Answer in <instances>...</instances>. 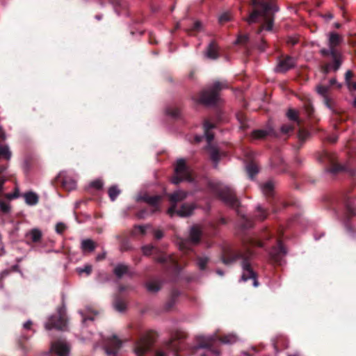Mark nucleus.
Here are the masks:
<instances>
[{"instance_id": "f257e3e1", "label": "nucleus", "mask_w": 356, "mask_h": 356, "mask_svg": "<svg viewBox=\"0 0 356 356\" xmlns=\"http://www.w3.org/2000/svg\"><path fill=\"white\" fill-rule=\"evenodd\" d=\"M252 252L250 249H248L245 252L234 253L232 254V255L228 257H223L222 262L225 265H229L237 259H241L242 275L241 280L243 282H247L249 280H252L253 286L257 287L259 286L257 274L253 270L250 264V259L252 257Z\"/></svg>"}, {"instance_id": "f03ea898", "label": "nucleus", "mask_w": 356, "mask_h": 356, "mask_svg": "<svg viewBox=\"0 0 356 356\" xmlns=\"http://www.w3.org/2000/svg\"><path fill=\"white\" fill-rule=\"evenodd\" d=\"M81 340L83 342L90 341L95 346L101 343L106 356H117L122 346L121 341L115 334L105 337L101 333H92L91 337H83Z\"/></svg>"}, {"instance_id": "7ed1b4c3", "label": "nucleus", "mask_w": 356, "mask_h": 356, "mask_svg": "<svg viewBox=\"0 0 356 356\" xmlns=\"http://www.w3.org/2000/svg\"><path fill=\"white\" fill-rule=\"evenodd\" d=\"M254 11L250 14V20H254L258 16H261V19L265 20V22H272L274 19L271 18V15L277 10V7L271 1L266 0H252Z\"/></svg>"}, {"instance_id": "20e7f679", "label": "nucleus", "mask_w": 356, "mask_h": 356, "mask_svg": "<svg viewBox=\"0 0 356 356\" xmlns=\"http://www.w3.org/2000/svg\"><path fill=\"white\" fill-rule=\"evenodd\" d=\"M227 88L225 82L216 81L211 88L202 91L200 102L206 105H213L218 101V91Z\"/></svg>"}, {"instance_id": "39448f33", "label": "nucleus", "mask_w": 356, "mask_h": 356, "mask_svg": "<svg viewBox=\"0 0 356 356\" xmlns=\"http://www.w3.org/2000/svg\"><path fill=\"white\" fill-rule=\"evenodd\" d=\"M67 325L66 309L63 307L58 309L57 313L49 318L47 322L44 324V327L47 330L51 329L64 330L66 329Z\"/></svg>"}, {"instance_id": "423d86ee", "label": "nucleus", "mask_w": 356, "mask_h": 356, "mask_svg": "<svg viewBox=\"0 0 356 356\" xmlns=\"http://www.w3.org/2000/svg\"><path fill=\"white\" fill-rule=\"evenodd\" d=\"M183 181L192 182L193 178L191 171L186 165L185 160L183 159H179L177 161L176 163L175 168V175L172 179V182L175 184H178Z\"/></svg>"}, {"instance_id": "0eeeda50", "label": "nucleus", "mask_w": 356, "mask_h": 356, "mask_svg": "<svg viewBox=\"0 0 356 356\" xmlns=\"http://www.w3.org/2000/svg\"><path fill=\"white\" fill-rule=\"evenodd\" d=\"M218 193L222 201L227 205L232 207H237L239 204L232 188L220 184L218 187Z\"/></svg>"}, {"instance_id": "6e6552de", "label": "nucleus", "mask_w": 356, "mask_h": 356, "mask_svg": "<svg viewBox=\"0 0 356 356\" xmlns=\"http://www.w3.org/2000/svg\"><path fill=\"white\" fill-rule=\"evenodd\" d=\"M320 161L325 163L326 165H329L330 167L327 171L332 174H336L341 171L346 170L345 165L337 164L333 158V156L327 152H325L321 158L319 159Z\"/></svg>"}, {"instance_id": "1a4fd4ad", "label": "nucleus", "mask_w": 356, "mask_h": 356, "mask_svg": "<svg viewBox=\"0 0 356 356\" xmlns=\"http://www.w3.org/2000/svg\"><path fill=\"white\" fill-rule=\"evenodd\" d=\"M153 341L149 337H145L138 340L134 346V353L136 356H145L152 348Z\"/></svg>"}, {"instance_id": "9d476101", "label": "nucleus", "mask_w": 356, "mask_h": 356, "mask_svg": "<svg viewBox=\"0 0 356 356\" xmlns=\"http://www.w3.org/2000/svg\"><path fill=\"white\" fill-rule=\"evenodd\" d=\"M188 195V193L187 192H185L181 190L176 191L172 194H170L169 197L170 201L172 203V205L168 210V215L172 217L175 215L177 203L184 200Z\"/></svg>"}, {"instance_id": "9b49d317", "label": "nucleus", "mask_w": 356, "mask_h": 356, "mask_svg": "<svg viewBox=\"0 0 356 356\" xmlns=\"http://www.w3.org/2000/svg\"><path fill=\"white\" fill-rule=\"evenodd\" d=\"M51 351L55 353L58 356H68L70 347L65 340L60 339L51 343Z\"/></svg>"}, {"instance_id": "f8f14e48", "label": "nucleus", "mask_w": 356, "mask_h": 356, "mask_svg": "<svg viewBox=\"0 0 356 356\" xmlns=\"http://www.w3.org/2000/svg\"><path fill=\"white\" fill-rule=\"evenodd\" d=\"M6 170V166H0V197L3 195L4 191V184L6 181V177L4 174ZM0 209L4 213L10 211V207L8 203L0 200Z\"/></svg>"}, {"instance_id": "ddd939ff", "label": "nucleus", "mask_w": 356, "mask_h": 356, "mask_svg": "<svg viewBox=\"0 0 356 356\" xmlns=\"http://www.w3.org/2000/svg\"><path fill=\"white\" fill-rule=\"evenodd\" d=\"M58 179L67 191H72L76 187V180L67 175L65 172H61L58 176Z\"/></svg>"}, {"instance_id": "4468645a", "label": "nucleus", "mask_w": 356, "mask_h": 356, "mask_svg": "<svg viewBox=\"0 0 356 356\" xmlns=\"http://www.w3.org/2000/svg\"><path fill=\"white\" fill-rule=\"evenodd\" d=\"M286 254V250L281 242L277 247H274L270 252V257L276 262L281 264L282 258Z\"/></svg>"}, {"instance_id": "2eb2a0df", "label": "nucleus", "mask_w": 356, "mask_h": 356, "mask_svg": "<svg viewBox=\"0 0 356 356\" xmlns=\"http://www.w3.org/2000/svg\"><path fill=\"white\" fill-rule=\"evenodd\" d=\"M161 199V196L160 195L149 196L148 195H144L138 197V200H143L152 207V213L159 210V204Z\"/></svg>"}, {"instance_id": "dca6fc26", "label": "nucleus", "mask_w": 356, "mask_h": 356, "mask_svg": "<svg viewBox=\"0 0 356 356\" xmlns=\"http://www.w3.org/2000/svg\"><path fill=\"white\" fill-rule=\"evenodd\" d=\"M332 58L333 60V64H327L324 67V73L327 74L331 70L334 72L337 71L341 65V56L339 52L332 53Z\"/></svg>"}, {"instance_id": "f3484780", "label": "nucleus", "mask_w": 356, "mask_h": 356, "mask_svg": "<svg viewBox=\"0 0 356 356\" xmlns=\"http://www.w3.org/2000/svg\"><path fill=\"white\" fill-rule=\"evenodd\" d=\"M295 65V60L291 57H286L285 58L279 61L275 71L277 72L284 73Z\"/></svg>"}, {"instance_id": "a211bd4d", "label": "nucleus", "mask_w": 356, "mask_h": 356, "mask_svg": "<svg viewBox=\"0 0 356 356\" xmlns=\"http://www.w3.org/2000/svg\"><path fill=\"white\" fill-rule=\"evenodd\" d=\"M195 207L193 204H183L179 209L175 208V214L180 217H187L192 214Z\"/></svg>"}, {"instance_id": "6ab92c4d", "label": "nucleus", "mask_w": 356, "mask_h": 356, "mask_svg": "<svg viewBox=\"0 0 356 356\" xmlns=\"http://www.w3.org/2000/svg\"><path fill=\"white\" fill-rule=\"evenodd\" d=\"M204 55L207 58L216 59L218 57V48L214 42L209 43Z\"/></svg>"}, {"instance_id": "aec40b11", "label": "nucleus", "mask_w": 356, "mask_h": 356, "mask_svg": "<svg viewBox=\"0 0 356 356\" xmlns=\"http://www.w3.org/2000/svg\"><path fill=\"white\" fill-rule=\"evenodd\" d=\"M0 139L4 140L6 139L5 133L2 129H0ZM11 157V152L8 146H0V159H5L9 160Z\"/></svg>"}, {"instance_id": "412c9836", "label": "nucleus", "mask_w": 356, "mask_h": 356, "mask_svg": "<svg viewBox=\"0 0 356 356\" xmlns=\"http://www.w3.org/2000/svg\"><path fill=\"white\" fill-rule=\"evenodd\" d=\"M25 202L29 206H35L38 203L39 197L37 193L29 191L23 194Z\"/></svg>"}, {"instance_id": "4be33fe9", "label": "nucleus", "mask_w": 356, "mask_h": 356, "mask_svg": "<svg viewBox=\"0 0 356 356\" xmlns=\"http://www.w3.org/2000/svg\"><path fill=\"white\" fill-rule=\"evenodd\" d=\"M328 45L334 49L335 47L340 44L343 41V38L337 33L332 32L327 34Z\"/></svg>"}, {"instance_id": "5701e85b", "label": "nucleus", "mask_w": 356, "mask_h": 356, "mask_svg": "<svg viewBox=\"0 0 356 356\" xmlns=\"http://www.w3.org/2000/svg\"><path fill=\"white\" fill-rule=\"evenodd\" d=\"M190 240L193 243L199 242L202 236V229L199 225H193L190 229Z\"/></svg>"}, {"instance_id": "b1692460", "label": "nucleus", "mask_w": 356, "mask_h": 356, "mask_svg": "<svg viewBox=\"0 0 356 356\" xmlns=\"http://www.w3.org/2000/svg\"><path fill=\"white\" fill-rule=\"evenodd\" d=\"M207 148L209 150L211 159L213 161L215 167H216L220 159L218 149L213 146L211 143H208Z\"/></svg>"}, {"instance_id": "393cba45", "label": "nucleus", "mask_w": 356, "mask_h": 356, "mask_svg": "<svg viewBox=\"0 0 356 356\" xmlns=\"http://www.w3.org/2000/svg\"><path fill=\"white\" fill-rule=\"evenodd\" d=\"M26 238H30L34 242H38L42 237V232L39 229L33 228L26 234Z\"/></svg>"}, {"instance_id": "a878e982", "label": "nucleus", "mask_w": 356, "mask_h": 356, "mask_svg": "<svg viewBox=\"0 0 356 356\" xmlns=\"http://www.w3.org/2000/svg\"><path fill=\"white\" fill-rule=\"evenodd\" d=\"M273 132V129L271 127H268L265 129H258L253 131L252 136L257 139L264 138L266 136L271 134Z\"/></svg>"}, {"instance_id": "bb28decb", "label": "nucleus", "mask_w": 356, "mask_h": 356, "mask_svg": "<svg viewBox=\"0 0 356 356\" xmlns=\"http://www.w3.org/2000/svg\"><path fill=\"white\" fill-rule=\"evenodd\" d=\"M113 306L115 310L120 313L124 312L127 308L125 302L120 298H116L114 300Z\"/></svg>"}, {"instance_id": "cd10ccee", "label": "nucleus", "mask_w": 356, "mask_h": 356, "mask_svg": "<svg viewBox=\"0 0 356 356\" xmlns=\"http://www.w3.org/2000/svg\"><path fill=\"white\" fill-rule=\"evenodd\" d=\"M274 186V182L271 180H269L261 186V189L265 195H270L273 191Z\"/></svg>"}, {"instance_id": "c85d7f7f", "label": "nucleus", "mask_w": 356, "mask_h": 356, "mask_svg": "<svg viewBox=\"0 0 356 356\" xmlns=\"http://www.w3.org/2000/svg\"><path fill=\"white\" fill-rule=\"evenodd\" d=\"M114 274L118 277H122L124 275L129 273V267L124 264H118L114 268Z\"/></svg>"}, {"instance_id": "c756f323", "label": "nucleus", "mask_w": 356, "mask_h": 356, "mask_svg": "<svg viewBox=\"0 0 356 356\" xmlns=\"http://www.w3.org/2000/svg\"><path fill=\"white\" fill-rule=\"evenodd\" d=\"M213 128V125L208 121L204 124V136L207 138V143H211L213 139V135L210 133V130Z\"/></svg>"}, {"instance_id": "7c9ffc66", "label": "nucleus", "mask_w": 356, "mask_h": 356, "mask_svg": "<svg viewBox=\"0 0 356 356\" xmlns=\"http://www.w3.org/2000/svg\"><path fill=\"white\" fill-rule=\"evenodd\" d=\"M81 249L83 251L88 250L92 252L95 249V244L93 241L90 239H84L81 241Z\"/></svg>"}, {"instance_id": "2f4dec72", "label": "nucleus", "mask_w": 356, "mask_h": 356, "mask_svg": "<svg viewBox=\"0 0 356 356\" xmlns=\"http://www.w3.org/2000/svg\"><path fill=\"white\" fill-rule=\"evenodd\" d=\"M165 348L168 351L175 352L181 349V344L176 340L170 341L165 344Z\"/></svg>"}, {"instance_id": "473e14b6", "label": "nucleus", "mask_w": 356, "mask_h": 356, "mask_svg": "<svg viewBox=\"0 0 356 356\" xmlns=\"http://www.w3.org/2000/svg\"><path fill=\"white\" fill-rule=\"evenodd\" d=\"M147 289L149 292L156 293L161 289V284L157 281H150L146 284Z\"/></svg>"}, {"instance_id": "72a5a7b5", "label": "nucleus", "mask_w": 356, "mask_h": 356, "mask_svg": "<svg viewBox=\"0 0 356 356\" xmlns=\"http://www.w3.org/2000/svg\"><path fill=\"white\" fill-rule=\"evenodd\" d=\"M238 337L234 334H227L221 339V342L225 344H232L236 342Z\"/></svg>"}, {"instance_id": "f704fd0d", "label": "nucleus", "mask_w": 356, "mask_h": 356, "mask_svg": "<svg viewBox=\"0 0 356 356\" xmlns=\"http://www.w3.org/2000/svg\"><path fill=\"white\" fill-rule=\"evenodd\" d=\"M209 260V259L207 256L202 255L198 257L197 259V265L198 268L202 270H204Z\"/></svg>"}, {"instance_id": "c9c22d12", "label": "nucleus", "mask_w": 356, "mask_h": 356, "mask_svg": "<svg viewBox=\"0 0 356 356\" xmlns=\"http://www.w3.org/2000/svg\"><path fill=\"white\" fill-rule=\"evenodd\" d=\"M246 170L250 179H253L259 172L258 167L252 163L246 166Z\"/></svg>"}, {"instance_id": "e433bc0d", "label": "nucleus", "mask_w": 356, "mask_h": 356, "mask_svg": "<svg viewBox=\"0 0 356 356\" xmlns=\"http://www.w3.org/2000/svg\"><path fill=\"white\" fill-rule=\"evenodd\" d=\"M286 116L289 120L295 121L298 124H300V121L298 115V112L296 110L289 109L286 113Z\"/></svg>"}, {"instance_id": "4c0bfd02", "label": "nucleus", "mask_w": 356, "mask_h": 356, "mask_svg": "<svg viewBox=\"0 0 356 356\" xmlns=\"http://www.w3.org/2000/svg\"><path fill=\"white\" fill-rule=\"evenodd\" d=\"M120 193V191L116 186H113L108 189V195L112 201H114Z\"/></svg>"}, {"instance_id": "58836bf2", "label": "nucleus", "mask_w": 356, "mask_h": 356, "mask_svg": "<svg viewBox=\"0 0 356 356\" xmlns=\"http://www.w3.org/2000/svg\"><path fill=\"white\" fill-rule=\"evenodd\" d=\"M88 315L86 314L84 311L80 310L79 311V314L81 316V321L83 323H86L88 321H93L94 318L91 316V311L87 310Z\"/></svg>"}, {"instance_id": "ea45409f", "label": "nucleus", "mask_w": 356, "mask_h": 356, "mask_svg": "<svg viewBox=\"0 0 356 356\" xmlns=\"http://www.w3.org/2000/svg\"><path fill=\"white\" fill-rule=\"evenodd\" d=\"M330 86H316V91L318 95H320L322 98H324V97H327V92L329 90Z\"/></svg>"}, {"instance_id": "a19ab883", "label": "nucleus", "mask_w": 356, "mask_h": 356, "mask_svg": "<svg viewBox=\"0 0 356 356\" xmlns=\"http://www.w3.org/2000/svg\"><path fill=\"white\" fill-rule=\"evenodd\" d=\"M76 272L81 275L82 273H85L86 275H90L92 272V266L89 264H86L83 267H79L76 268Z\"/></svg>"}, {"instance_id": "79ce46f5", "label": "nucleus", "mask_w": 356, "mask_h": 356, "mask_svg": "<svg viewBox=\"0 0 356 356\" xmlns=\"http://www.w3.org/2000/svg\"><path fill=\"white\" fill-rule=\"evenodd\" d=\"M232 20H233V18L231 13H224L219 16V21L220 22H225Z\"/></svg>"}, {"instance_id": "37998d69", "label": "nucleus", "mask_w": 356, "mask_h": 356, "mask_svg": "<svg viewBox=\"0 0 356 356\" xmlns=\"http://www.w3.org/2000/svg\"><path fill=\"white\" fill-rule=\"evenodd\" d=\"M323 101L325 106L327 108H329L330 111H333V102L329 96L324 97V98H323Z\"/></svg>"}, {"instance_id": "c03bdc74", "label": "nucleus", "mask_w": 356, "mask_h": 356, "mask_svg": "<svg viewBox=\"0 0 356 356\" xmlns=\"http://www.w3.org/2000/svg\"><path fill=\"white\" fill-rule=\"evenodd\" d=\"M309 136V133L305 130L300 129L298 132V138L301 142H304Z\"/></svg>"}, {"instance_id": "a18cd8bd", "label": "nucleus", "mask_w": 356, "mask_h": 356, "mask_svg": "<svg viewBox=\"0 0 356 356\" xmlns=\"http://www.w3.org/2000/svg\"><path fill=\"white\" fill-rule=\"evenodd\" d=\"M90 186L99 190L102 188L103 182L100 179H96L90 184Z\"/></svg>"}, {"instance_id": "49530a36", "label": "nucleus", "mask_w": 356, "mask_h": 356, "mask_svg": "<svg viewBox=\"0 0 356 356\" xmlns=\"http://www.w3.org/2000/svg\"><path fill=\"white\" fill-rule=\"evenodd\" d=\"M249 40V35L248 34L241 35L238 37L236 43L237 44H245Z\"/></svg>"}, {"instance_id": "de8ad7c7", "label": "nucleus", "mask_w": 356, "mask_h": 356, "mask_svg": "<svg viewBox=\"0 0 356 356\" xmlns=\"http://www.w3.org/2000/svg\"><path fill=\"white\" fill-rule=\"evenodd\" d=\"M332 52H334V53H337L338 52L335 49L332 48V47H329V49H323L321 50V53L322 55L323 56H330L332 57Z\"/></svg>"}, {"instance_id": "09e8293b", "label": "nucleus", "mask_w": 356, "mask_h": 356, "mask_svg": "<svg viewBox=\"0 0 356 356\" xmlns=\"http://www.w3.org/2000/svg\"><path fill=\"white\" fill-rule=\"evenodd\" d=\"M293 129V126L291 124H283L280 128L281 132L284 134H288L289 132L291 131Z\"/></svg>"}, {"instance_id": "8fccbe9b", "label": "nucleus", "mask_w": 356, "mask_h": 356, "mask_svg": "<svg viewBox=\"0 0 356 356\" xmlns=\"http://www.w3.org/2000/svg\"><path fill=\"white\" fill-rule=\"evenodd\" d=\"M66 229V226L63 222H58L56 225V232L58 234H62L65 229Z\"/></svg>"}, {"instance_id": "3c124183", "label": "nucleus", "mask_w": 356, "mask_h": 356, "mask_svg": "<svg viewBox=\"0 0 356 356\" xmlns=\"http://www.w3.org/2000/svg\"><path fill=\"white\" fill-rule=\"evenodd\" d=\"M273 28V24H264V25L260 27L259 30L258 31V33H261L264 30L267 31H271Z\"/></svg>"}, {"instance_id": "603ef678", "label": "nucleus", "mask_w": 356, "mask_h": 356, "mask_svg": "<svg viewBox=\"0 0 356 356\" xmlns=\"http://www.w3.org/2000/svg\"><path fill=\"white\" fill-rule=\"evenodd\" d=\"M352 77L353 73L351 72V71L348 70L345 74V81L348 88H350V79H352Z\"/></svg>"}, {"instance_id": "864d4df0", "label": "nucleus", "mask_w": 356, "mask_h": 356, "mask_svg": "<svg viewBox=\"0 0 356 356\" xmlns=\"http://www.w3.org/2000/svg\"><path fill=\"white\" fill-rule=\"evenodd\" d=\"M257 209L258 211L261 212V213L258 216V218L260 220L265 219L266 218V214L265 211L262 209L261 205H258L257 207Z\"/></svg>"}, {"instance_id": "5fc2aeb1", "label": "nucleus", "mask_w": 356, "mask_h": 356, "mask_svg": "<svg viewBox=\"0 0 356 356\" xmlns=\"http://www.w3.org/2000/svg\"><path fill=\"white\" fill-rule=\"evenodd\" d=\"M167 113H168V115H169L173 118H177L179 115V111L178 109L175 108V109H172L171 111H168Z\"/></svg>"}, {"instance_id": "6e6d98bb", "label": "nucleus", "mask_w": 356, "mask_h": 356, "mask_svg": "<svg viewBox=\"0 0 356 356\" xmlns=\"http://www.w3.org/2000/svg\"><path fill=\"white\" fill-rule=\"evenodd\" d=\"M153 250V246L152 245H147L143 248V252L145 254L147 255L149 254Z\"/></svg>"}, {"instance_id": "4d7b16f0", "label": "nucleus", "mask_w": 356, "mask_h": 356, "mask_svg": "<svg viewBox=\"0 0 356 356\" xmlns=\"http://www.w3.org/2000/svg\"><path fill=\"white\" fill-rule=\"evenodd\" d=\"M150 227L149 225H138L136 228L138 229L142 234H144L147 228Z\"/></svg>"}, {"instance_id": "13d9d810", "label": "nucleus", "mask_w": 356, "mask_h": 356, "mask_svg": "<svg viewBox=\"0 0 356 356\" xmlns=\"http://www.w3.org/2000/svg\"><path fill=\"white\" fill-rule=\"evenodd\" d=\"M6 196L7 198H8L10 200L17 198L19 197L18 190H17L16 192L14 193L6 194Z\"/></svg>"}, {"instance_id": "bf43d9fd", "label": "nucleus", "mask_w": 356, "mask_h": 356, "mask_svg": "<svg viewBox=\"0 0 356 356\" xmlns=\"http://www.w3.org/2000/svg\"><path fill=\"white\" fill-rule=\"evenodd\" d=\"M163 236V232L161 230H156L154 232V237L156 239H161Z\"/></svg>"}, {"instance_id": "052dcab7", "label": "nucleus", "mask_w": 356, "mask_h": 356, "mask_svg": "<svg viewBox=\"0 0 356 356\" xmlns=\"http://www.w3.org/2000/svg\"><path fill=\"white\" fill-rule=\"evenodd\" d=\"M33 322L31 320H28L26 322H25L23 325V327L26 330L31 329V326L32 325Z\"/></svg>"}, {"instance_id": "680f3d73", "label": "nucleus", "mask_w": 356, "mask_h": 356, "mask_svg": "<svg viewBox=\"0 0 356 356\" xmlns=\"http://www.w3.org/2000/svg\"><path fill=\"white\" fill-rule=\"evenodd\" d=\"M330 86H333V85H337V88H340L341 87V83H339L336 79L333 78V79H331L330 80Z\"/></svg>"}, {"instance_id": "e2e57ef3", "label": "nucleus", "mask_w": 356, "mask_h": 356, "mask_svg": "<svg viewBox=\"0 0 356 356\" xmlns=\"http://www.w3.org/2000/svg\"><path fill=\"white\" fill-rule=\"evenodd\" d=\"M337 136L336 134H332L328 136L327 140L331 143H335L337 140Z\"/></svg>"}, {"instance_id": "0e129e2a", "label": "nucleus", "mask_w": 356, "mask_h": 356, "mask_svg": "<svg viewBox=\"0 0 356 356\" xmlns=\"http://www.w3.org/2000/svg\"><path fill=\"white\" fill-rule=\"evenodd\" d=\"M156 356H168V354L163 350H158Z\"/></svg>"}, {"instance_id": "69168bd1", "label": "nucleus", "mask_w": 356, "mask_h": 356, "mask_svg": "<svg viewBox=\"0 0 356 356\" xmlns=\"http://www.w3.org/2000/svg\"><path fill=\"white\" fill-rule=\"evenodd\" d=\"M323 18L324 20L328 21L332 19L333 16L331 13H327V15L323 16Z\"/></svg>"}, {"instance_id": "338daca9", "label": "nucleus", "mask_w": 356, "mask_h": 356, "mask_svg": "<svg viewBox=\"0 0 356 356\" xmlns=\"http://www.w3.org/2000/svg\"><path fill=\"white\" fill-rule=\"evenodd\" d=\"M202 24H199V23L193 24V30H195V31L200 30L202 28Z\"/></svg>"}, {"instance_id": "774afa93", "label": "nucleus", "mask_w": 356, "mask_h": 356, "mask_svg": "<svg viewBox=\"0 0 356 356\" xmlns=\"http://www.w3.org/2000/svg\"><path fill=\"white\" fill-rule=\"evenodd\" d=\"M105 256H106L105 252H103V253H102V254H98V255L97 256L96 259H97V261L102 260V259H104L105 258Z\"/></svg>"}]
</instances>
